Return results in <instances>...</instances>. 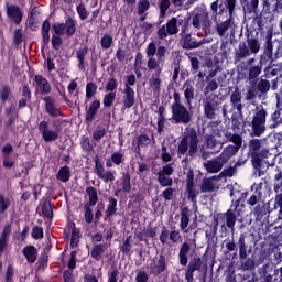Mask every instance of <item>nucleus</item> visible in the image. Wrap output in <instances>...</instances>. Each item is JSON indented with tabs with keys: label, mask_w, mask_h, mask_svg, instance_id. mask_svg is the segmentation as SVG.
<instances>
[{
	"label": "nucleus",
	"mask_w": 282,
	"mask_h": 282,
	"mask_svg": "<svg viewBox=\"0 0 282 282\" xmlns=\"http://www.w3.org/2000/svg\"><path fill=\"white\" fill-rule=\"evenodd\" d=\"M274 24L267 25V33L264 36V43L262 45V53L257 58L250 57L247 61V80L249 83H257L259 76L262 78H274L279 76V69L274 68Z\"/></svg>",
	"instance_id": "nucleus-1"
},
{
	"label": "nucleus",
	"mask_w": 282,
	"mask_h": 282,
	"mask_svg": "<svg viewBox=\"0 0 282 282\" xmlns=\"http://www.w3.org/2000/svg\"><path fill=\"white\" fill-rule=\"evenodd\" d=\"M248 147L253 169L258 171L259 177L265 175V171L270 169L268 158H271L272 153L265 148L261 149L263 147V140L261 139H251Z\"/></svg>",
	"instance_id": "nucleus-2"
},
{
	"label": "nucleus",
	"mask_w": 282,
	"mask_h": 282,
	"mask_svg": "<svg viewBox=\"0 0 282 282\" xmlns=\"http://www.w3.org/2000/svg\"><path fill=\"white\" fill-rule=\"evenodd\" d=\"M252 194L247 199V206L251 209V215L256 221H262L270 215V205L263 200V184L253 183L251 186Z\"/></svg>",
	"instance_id": "nucleus-3"
},
{
	"label": "nucleus",
	"mask_w": 282,
	"mask_h": 282,
	"mask_svg": "<svg viewBox=\"0 0 282 282\" xmlns=\"http://www.w3.org/2000/svg\"><path fill=\"white\" fill-rule=\"evenodd\" d=\"M176 153L178 158L186 155L182 162H188L189 158H195L199 153V137L197 135V130L191 128L177 143Z\"/></svg>",
	"instance_id": "nucleus-4"
},
{
	"label": "nucleus",
	"mask_w": 282,
	"mask_h": 282,
	"mask_svg": "<svg viewBox=\"0 0 282 282\" xmlns=\"http://www.w3.org/2000/svg\"><path fill=\"white\" fill-rule=\"evenodd\" d=\"M258 52H261V41L258 37L247 35L246 42H240L238 45V51H236L234 61L235 63H241L246 58H250Z\"/></svg>",
	"instance_id": "nucleus-5"
},
{
	"label": "nucleus",
	"mask_w": 282,
	"mask_h": 282,
	"mask_svg": "<svg viewBox=\"0 0 282 282\" xmlns=\"http://www.w3.org/2000/svg\"><path fill=\"white\" fill-rule=\"evenodd\" d=\"M248 234L242 232L237 242H235V239H231L226 242L225 248H227L228 252H235V254L238 252L240 261H243V259H248V254L252 252V246L248 243Z\"/></svg>",
	"instance_id": "nucleus-6"
},
{
	"label": "nucleus",
	"mask_w": 282,
	"mask_h": 282,
	"mask_svg": "<svg viewBox=\"0 0 282 282\" xmlns=\"http://www.w3.org/2000/svg\"><path fill=\"white\" fill-rule=\"evenodd\" d=\"M268 120V110L263 107L256 108V112L252 116L251 122H249V127L251 128L250 135L252 138H261L268 128L265 127V122Z\"/></svg>",
	"instance_id": "nucleus-7"
},
{
	"label": "nucleus",
	"mask_w": 282,
	"mask_h": 282,
	"mask_svg": "<svg viewBox=\"0 0 282 282\" xmlns=\"http://www.w3.org/2000/svg\"><path fill=\"white\" fill-rule=\"evenodd\" d=\"M63 121L61 120H55L53 121L52 126L54 130L50 129V121L42 120L37 129L44 140V142H56L58 139V135L61 133Z\"/></svg>",
	"instance_id": "nucleus-8"
},
{
	"label": "nucleus",
	"mask_w": 282,
	"mask_h": 282,
	"mask_svg": "<svg viewBox=\"0 0 282 282\" xmlns=\"http://www.w3.org/2000/svg\"><path fill=\"white\" fill-rule=\"evenodd\" d=\"M221 219H225L227 228L235 230L238 217H241V199L231 202L229 209L220 214Z\"/></svg>",
	"instance_id": "nucleus-9"
},
{
	"label": "nucleus",
	"mask_w": 282,
	"mask_h": 282,
	"mask_svg": "<svg viewBox=\"0 0 282 282\" xmlns=\"http://www.w3.org/2000/svg\"><path fill=\"white\" fill-rule=\"evenodd\" d=\"M242 100H243V96L241 95V90H239V88H236L235 91H232L230 95L231 109L228 110V107H230V105L228 104H224L223 106L224 118H226L228 113H232V111H237L238 115L243 116L245 105Z\"/></svg>",
	"instance_id": "nucleus-10"
},
{
	"label": "nucleus",
	"mask_w": 282,
	"mask_h": 282,
	"mask_svg": "<svg viewBox=\"0 0 282 282\" xmlns=\"http://www.w3.org/2000/svg\"><path fill=\"white\" fill-rule=\"evenodd\" d=\"M171 113L174 124H191L193 122V111L184 105L171 108Z\"/></svg>",
	"instance_id": "nucleus-11"
},
{
	"label": "nucleus",
	"mask_w": 282,
	"mask_h": 282,
	"mask_svg": "<svg viewBox=\"0 0 282 282\" xmlns=\"http://www.w3.org/2000/svg\"><path fill=\"white\" fill-rule=\"evenodd\" d=\"M237 6V0H216L210 4L213 14L212 19H217L219 14H224L226 10H228L229 15L232 17V12H235V8Z\"/></svg>",
	"instance_id": "nucleus-12"
},
{
	"label": "nucleus",
	"mask_w": 282,
	"mask_h": 282,
	"mask_svg": "<svg viewBox=\"0 0 282 282\" xmlns=\"http://www.w3.org/2000/svg\"><path fill=\"white\" fill-rule=\"evenodd\" d=\"M197 248V242L195 239H188L184 240L180 248H178V261L180 264L183 265V268H186L188 265V254H191V251L195 252Z\"/></svg>",
	"instance_id": "nucleus-13"
},
{
	"label": "nucleus",
	"mask_w": 282,
	"mask_h": 282,
	"mask_svg": "<svg viewBox=\"0 0 282 282\" xmlns=\"http://www.w3.org/2000/svg\"><path fill=\"white\" fill-rule=\"evenodd\" d=\"M94 162H95L96 175L99 180H102L105 184H109V182L110 183L116 182V174H113V172L109 170L108 171L105 170V163L102 162V159H100V156L95 155Z\"/></svg>",
	"instance_id": "nucleus-14"
},
{
	"label": "nucleus",
	"mask_w": 282,
	"mask_h": 282,
	"mask_svg": "<svg viewBox=\"0 0 282 282\" xmlns=\"http://www.w3.org/2000/svg\"><path fill=\"white\" fill-rule=\"evenodd\" d=\"M229 142H232V144L227 145L223 152L228 155L229 158H234V155H237L239 153V149L243 147V137L239 133H229L227 135Z\"/></svg>",
	"instance_id": "nucleus-15"
},
{
	"label": "nucleus",
	"mask_w": 282,
	"mask_h": 282,
	"mask_svg": "<svg viewBox=\"0 0 282 282\" xmlns=\"http://www.w3.org/2000/svg\"><path fill=\"white\" fill-rule=\"evenodd\" d=\"M230 162V156L221 152L219 156L207 161L204 166L207 173H219L224 169V164Z\"/></svg>",
	"instance_id": "nucleus-16"
},
{
	"label": "nucleus",
	"mask_w": 282,
	"mask_h": 282,
	"mask_svg": "<svg viewBox=\"0 0 282 282\" xmlns=\"http://www.w3.org/2000/svg\"><path fill=\"white\" fill-rule=\"evenodd\" d=\"M33 85H35V94H40V96H50L52 94V84L41 74L34 76Z\"/></svg>",
	"instance_id": "nucleus-17"
},
{
	"label": "nucleus",
	"mask_w": 282,
	"mask_h": 282,
	"mask_svg": "<svg viewBox=\"0 0 282 282\" xmlns=\"http://www.w3.org/2000/svg\"><path fill=\"white\" fill-rule=\"evenodd\" d=\"M203 261L200 257H194L189 260L188 264H186L185 269V281L193 282L195 281V272H199L202 270Z\"/></svg>",
	"instance_id": "nucleus-18"
},
{
	"label": "nucleus",
	"mask_w": 282,
	"mask_h": 282,
	"mask_svg": "<svg viewBox=\"0 0 282 282\" xmlns=\"http://www.w3.org/2000/svg\"><path fill=\"white\" fill-rule=\"evenodd\" d=\"M204 116L207 120H215L219 111V101L215 98H207L203 101Z\"/></svg>",
	"instance_id": "nucleus-19"
},
{
	"label": "nucleus",
	"mask_w": 282,
	"mask_h": 282,
	"mask_svg": "<svg viewBox=\"0 0 282 282\" xmlns=\"http://www.w3.org/2000/svg\"><path fill=\"white\" fill-rule=\"evenodd\" d=\"M186 192L187 199L189 202L197 200V191L195 189V172L193 169H189L186 174Z\"/></svg>",
	"instance_id": "nucleus-20"
},
{
	"label": "nucleus",
	"mask_w": 282,
	"mask_h": 282,
	"mask_svg": "<svg viewBox=\"0 0 282 282\" xmlns=\"http://www.w3.org/2000/svg\"><path fill=\"white\" fill-rule=\"evenodd\" d=\"M44 102V109L48 116L52 118H57L58 116H63V110L56 107V99L52 96H45L42 98Z\"/></svg>",
	"instance_id": "nucleus-21"
},
{
	"label": "nucleus",
	"mask_w": 282,
	"mask_h": 282,
	"mask_svg": "<svg viewBox=\"0 0 282 282\" xmlns=\"http://www.w3.org/2000/svg\"><path fill=\"white\" fill-rule=\"evenodd\" d=\"M7 17L10 19L11 23H15V25H20L21 21H23V11L17 4H7Z\"/></svg>",
	"instance_id": "nucleus-22"
},
{
	"label": "nucleus",
	"mask_w": 282,
	"mask_h": 282,
	"mask_svg": "<svg viewBox=\"0 0 282 282\" xmlns=\"http://www.w3.org/2000/svg\"><path fill=\"white\" fill-rule=\"evenodd\" d=\"M99 109H100V99H95L89 104V106H86L85 122H94V119L98 115Z\"/></svg>",
	"instance_id": "nucleus-23"
},
{
	"label": "nucleus",
	"mask_w": 282,
	"mask_h": 282,
	"mask_svg": "<svg viewBox=\"0 0 282 282\" xmlns=\"http://www.w3.org/2000/svg\"><path fill=\"white\" fill-rule=\"evenodd\" d=\"M149 238L158 239V227H148L137 234V239L144 243H149Z\"/></svg>",
	"instance_id": "nucleus-24"
},
{
	"label": "nucleus",
	"mask_w": 282,
	"mask_h": 282,
	"mask_svg": "<svg viewBox=\"0 0 282 282\" xmlns=\"http://www.w3.org/2000/svg\"><path fill=\"white\" fill-rule=\"evenodd\" d=\"M166 256L161 253L156 260H154V267H152V274L160 276L166 272Z\"/></svg>",
	"instance_id": "nucleus-25"
},
{
	"label": "nucleus",
	"mask_w": 282,
	"mask_h": 282,
	"mask_svg": "<svg viewBox=\"0 0 282 282\" xmlns=\"http://www.w3.org/2000/svg\"><path fill=\"white\" fill-rule=\"evenodd\" d=\"M202 19L204 20V26L210 28V17L208 15V12H202L193 15L192 25L195 30H202Z\"/></svg>",
	"instance_id": "nucleus-26"
},
{
	"label": "nucleus",
	"mask_w": 282,
	"mask_h": 282,
	"mask_svg": "<svg viewBox=\"0 0 282 282\" xmlns=\"http://www.w3.org/2000/svg\"><path fill=\"white\" fill-rule=\"evenodd\" d=\"M2 165L4 169H12L14 166V161L12 160V156L10 155L13 151L14 148L12 147V144L7 143L3 148H2Z\"/></svg>",
	"instance_id": "nucleus-27"
},
{
	"label": "nucleus",
	"mask_w": 282,
	"mask_h": 282,
	"mask_svg": "<svg viewBox=\"0 0 282 282\" xmlns=\"http://www.w3.org/2000/svg\"><path fill=\"white\" fill-rule=\"evenodd\" d=\"M253 84L256 91H258L259 94V98H263V96H265L268 94V91H270V80L263 78V77H258V80L256 83H251Z\"/></svg>",
	"instance_id": "nucleus-28"
},
{
	"label": "nucleus",
	"mask_w": 282,
	"mask_h": 282,
	"mask_svg": "<svg viewBox=\"0 0 282 282\" xmlns=\"http://www.w3.org/2000/svg\"><path fill=\"white\" fill-rule=\"evenodd\" d=\"M123 107L124 109H131L135 105V90H133L131 87L126 86L123 89Z\"/></svg>",
	"instance_id": "nucleus-29"
},
{
	"label": "nucleus",
	"mask_w": 282,
	"mask_h": 282,
	"mask_svg": "<svg viewBox=\"0 0 282 282\" xmlns=\"http://www.w3.org/2000/svg\"><path fill=\"white\" fill-rule=\"evenodd\" d=\"M181 37L183 50H197V47L202 45V42L197 41L195 37H192L191 33H185L181 35Z\"/></svg>",
	"instance_id": "nucleus-30"
},
{
	"label": "nucleus",
	"mask_w": 282,
	"mask_h": 282,
	"mask_svg": "<svg viewBox=\"0 0 282 282\" xmlns=\"http://www.w3.org/2000/svg\"><path fill=\"white\" fill-rule=\"evenodd\" d=\"M28 263H36L39 259V249L34 245H26L22 250Z\"/></svg>",
	"instance_id": "nucleus-31"
},
{
	"label": "nucleus",
	"mask_w": 282,
	"mask_h": 282,
	"mask_svg": "<svg viewBox=\"0 0 282 282\" xmlns=\"http://www.w3.org/2000/svg\"><path fill=\"white\" fill-rule=\"evenodd\" d=\"M122 189H117L115 192V197H118L120 193H131V174L129 172H123L121 176Z\"/></svg>",
	"instance_id": "nucleus-32"
},
{
	"label": "nucleus",
	"mask_w": 282,
	"mask_h": 282,
	"mask_svg": "<svg viewBox=\"0 0 282 282\" xmlns=\"http://www.w3.org/2000/svg\"><path fill=\"white\" fill-rule=\"evenodd\" d=\"M177 28H181L180 36L188 34V23H191V15L178 14L175 17Z\"/></svg>",
	"instance_id": "nucleus-33"
},
{
	"label": "nucleus",
	"mask_w": 282,
	"mask_h": 282,
	"mask_svg": "<svg viewBox=\"0 0 282 282\" xmlns=\"http://www.w3.org/2000/svg\"><path fill=\"white\" fill-rule=\"evenodd\" d=\"M116 213H118V199H116L115 197H109L104 221H109V218L116 215Z\"/></svg>",
	"instance_id": "nucleus-34"
},
{
	"label": "nucleus",
	"mask_w": 282,
	"mask_h": 282,
	"mask_svg": "<svg viewBox=\"0 0 282 282\" xmlns=\"http://www.w3.org/2000/svg\"><path fill=\"white\" fill-rule=\"evenodd\" d=\"M188 224H191V209L183 207L181 210L180 228L182 232H188Z\"/></svg>",
	"instance_id": "nucleus-35"
},
{
	"label": "nucleus",
	"mask_w": 282,
	"mask_h": 282,
	"mask_svg": "<svg viewBox=\"0 0 282 282\" xmlns=\"http://www.w3.org/2000/svg\"><path fill=\"white\" fill-rule=\"evenodd\" d=\"M275 173L273 175V191L275 195H280L282 193V170L281 167H275Z\"/></svg>",
	"instance_id": "nucleus-36"
},
{
	"label": "nucleus",
	"mask_w": 282,
	"mask_h": 282,
	"mask_svg": "<svg viewBox=\"0 0 282 282\" xmlns=\"http://www.w3.org/2000/svg\"><path fill=\"white\" fill-rule=\"evenodd\" d=\"M77 21L74 20V18L72 17H67L64 25H65V34L67 36V39H72V36H74L76 34V25H77Z\"/></svg>",
	"instance_id": "nucleus-37"
},
{
	"label": "nucleus",
	"mask_w": 282,
	"mask_h": 282,
	"mask_svg": "<svg viewBox=\"0 0 282 282\" xmlns=\"http://www.w3.org/2000/svg\"><path fill=\"white\" fill-rule=\"evenodd\" d=\"M107 245L106 243H96L94 245V247L91 248L90 251V257H93V259L95 261H100L102 259V254H105V251L107 250Z\"/></svg>",
	"instance_id": "nucleus-38"
},
{
	"label": "nucleus",
	"mask_w": 282,
	"mask_h": 282,
	"mask_svg": "<svg viewBox=\"0 0 282 282\" xmlns=\"http://www.w3.org/2000/svg\"><path fill=\"white\" fill-rule=\"evenodd\" d=\"M56 180L58 182H63V184H67L69 180H72V170L69 169L68 165L62 166L57 174H56Z\"/></svg>",
	"instance_id": "nucleus-39"
},
{
	"label": "nucleus",
	"mask_w": 282,
	"mask_h": 282,
	"mask_svg": "<svg viewBox=\"0 0 282 282\" xmlns=\"http://www.w3.org/2000/svg\"><path fill=\"white\" fill-rule=\"evenodd\" d=\"M205 147L206 149H209V153H219V150H217V147H219V143H217V139H215V135L213 134H205Z\"/></svg>",
	"instance_id": "nucleus-40"
},
{
	"label": "nucleus",
	"mask_w": 282,
	"mask_h": 282,
	"mask_svg": "<svg viewBox=\"0 0 282 282\" xmlns=\"http://www.w3.org/2000/svg\"><path fill=\"white\" fill-rule=\"evenodd\" d=\"M185 90H184V98H185V105H187V107H192L193 106V100H195V87H193V85L191 84H185L184 85Z\"/></svg>",
	"instance_id": "nucleus-41"
},
{
	"label": "nucleus",
	"mask_w": 282,
	"mask_h": 282,
	"mask_svg": "<svg viewBox=\"0 0 282 282\" xmlns=\"http://www.w3.org/2000/svg\"><path fill=\"white\" fill-rule=\"evenodd\" d=\"M89 53V46L85 45L76 51V58L78 61V68L85 69V58Z\"/></svg>",
	"instance_id": "nucleus-42"
},
{
	"label": "nucleus",
	"mask_w": 282,
	"mask_h": 282,
	"mask_svg": "<svg viewBox=\"0 0 282 282\" xmlns=\"http://www.w3.org/2000/svg\"><path fill=\"white\" fill-rule=\"evenodd\" d=\"M86 194L89 199V202L86 203V206H96L98 204V189L94 186H88L86 188Z\"/></svg>",
	"instance_id": "nucleus-43"
},
{
	"label": "nucleus",
	"mask_w": 282,
	"mask_h": 282,
	"mask_svg": "<svg viewBox=\"0 0 282 282\" xmlns=\"http://www.w3.org/2000/svg\"><path fill=\"white\" fill-rule=\"evenodd\" d=\"M165 28L167 29L170 36H175V34H178L180 28L177 26V18L172 17L170 20H167Z\"/></svg>",
	"instance_id": "nucleus-44"
},
{
	"label": "nucleus",
	"mask_w": 282,
	"mask_h": 282,
	"mask_svg": "<svg viewBox=\"0 0 282 282\" xmlns=\"http://www.w3.org/2000/svg\"><path fill=\"white\" fill-rule=\"evenodd\" d=\"M96 94H98V85L94 82H88L86 84V102H89Z\"/></svg>",
	"instance_id": "nucleus-45"
},
{
	"label": "nucleus",
	"mask_w": 282,
	"mask_h": 282,
	"mask_svg": "<svg viewBox=\"0 0 282 282\" xmlns=\"http://www.w3.org/2000/svg\"><path fill=\"white\" fill-rule=\"evenodd\" d=\"M272 124L270 129H276L279 124H282V108L276 107L273 113H271Z\"/></svg>",
	"instance_id": "nucleus-46"
},
{
	"label": "nucleus",
	"mask_w": 282,
	"mask_h": 282,
	"mask_svg": "<svg viewBox=\"0 0 282 282\" xmlns=\"http://www.w3.org/2000/svg\"><path fill=\"white\" fill-rule=\"evenodd\" d=\"M42 214L44 217H47V219L54 218V209L52 208V200L45 199L42 203Z\"/></svg>",
	"instance_id": "nucleus-47"
},
{
	"label": "nucleus",
	"mask_w": 282,
	"mask_h": 282,
	"mask_svg": "<svg viewBox=\"0 0 282 282\" xmlns=\"http://www.w3.org/2000/svg\"><path fill=\"white\" fill-rule=\"evenodd\" d=\"M10 98H12V89L8 85H3L0 89V100L2 105L6 102H10Z\"/></svg>",
	"instance_id": "nucleus-48"
},
{
	"label": "nucleus",
	"mask_w": 282,
	"mask_h": 282,
	"mask_svg": "<svg viewBox=\"0 0 282 282\" xmlns=\"http://www.w3.org/2000/svg\"><path fill=\"white\" fill-rule=\"evenodd\" d=\"M100 46L104 51L111 50V47H113V35H111L110 33L104 34L100 40Z\"/></svg>",
	"instance_id": "nucleus-49"
},
{
	"label": "nucleus",
	"mask_w": 282,
	"mask_h": 282,
	"mask_svg": "<svg viewBox=\"0 0 282 282\" xmlns=\"http://www.w3.org/2000/svg\"><path fill=\"white\" fill-rule=\"evenodd\" d=\"M105 135H107V128L97 126V128L93 131V141L100 142Z\"/></svg>",
	"instance_id": "nucleus-50"
},
{
	"label": "nucleus",
	"mask_w": 282,
	"mask_h": 282,
	"mask_svg": "<svg viewBox=\"0 0 282 282\" xmlns=\"http://www.w3.org/2000/svg\"><path fill=\"white\" fill-rule=\"evenodd\" d=\"M80 239V229L76 228V225H74V228L72 230L70 235V248H78V243Z\"/></svg>",
	"instance_id": "nucleus-51"
},
{
	"label": "nucleus",
	"mask_w": 282,
	"mask_h": 282,
	"mask_svg": "<svg viewBox=\"0 0 282 282\" xmlns=\"http://www.w3.org/2000/svg\"><path fill=\"white\" fill-rule=\"evenodd\" d=\"M76 12L80 21H85L89 17V11H87V7L83 1H80V3L76 6Z\"/></svg>",
	"instance_id": "nucleus-52"
},
{
	"label": "nucleus",
	"mask_w": 282,
	"mask_h": 282,
	"mask_svg": "<svg viewBox=\"0 0 282 282\" xmlns=\"http://www.w3.org/2000/svg\"><path fill=\"white\" fill-rule=\"evenodd\" d=\"M158 182L163 188H170V186H173V178L164 174H158Z\"/></svg>",
	"instance_id": "nucleus-53"
},
{
	"label": "nucleus",
	"mask_w": 282,
	"mask_h": 282,
	"mask_svg": "<svg viewBox=\"0 0 282 282\" xmlns=\"http://www.w3.org/2000/svg\"><path fill=\"white\" fill-rule=\"evenodd\" d=\"M120 250L123 254H131L133 245L131 243V236H127L123 243L120 246Z\"/></svg>",
	"instance_id": "nucleus-54"
},
{
	"label": "nucleus",
	"mask_w": 282,
	"mask_h": 282,
	"mask_svg": "<svg viewBox=\"0 0 282 282\" xmlns=\"http://www.w3.org/2000/svg\"><path fill=\"white\" fill-rule=\"evenodd\" d=\"M80 147L86 153H91L94 151V144H91L89 137H86V135L82 137Z\"/></svg>",
	"instance_id": "nucleus-55"
},
{
	"label": "nucleus",
	"mask_w": 282,
	"mask_h": 282,
	"mask_svg": "<svg viewBox=\"0 0 282 282\" xmlns=\"http://www.w3.org/2000/svg\"><path fill=\"white\" fill-rule=\"evenodd\" d=\"M116 102V93H108L104 96L102 105L105 109H109Z\"/></svg>",
	"instance_id": "nucleus-56"
},
{
	"label": "nucleus",
	"mask_w": 282,
	"mask_h": 282,
	"mask_svg": "<svg viewBox=\"0 0 282 282\" xmlns=\"http://www.w3.org/2000/svg\"><path fill=\"white\" fill-rule=\"evenodd\" d=\"M160 74H162V69L159 68V72H156L152 78L150 79V87L152 89H160V85H162V79H160Z\"/></svg>",
	"instance_id": "nucleus-57"
},
{
	"label": "nucleus",
	"mask_w": 282,
	"mask_h": 282,
	"mask_svg": "<svg viewBox=\"0 0 282 282\" xmlns=\"http://www.w3.org/2000/svg\"><path fill=\"white\" fill-rule=\"evenodd\" d=\"M200 191L202 193H213V191H215V184H213V180L204 178Z\"/></svg>",
	"instance_id": "nucleus-58"
},
{
	"label": "nucleus",
	"mask_w": 282,
	"mask_h": 282,
	"mask_svg": "<svg viewBox=\"0 0 282 282\" xmlns=\"http://www.w3.org/2000/svg\"><path fill=\"white\" fill-rule=\"evenodd\" d=\"M93 205H84V218L86 224H94V210Z\"/></svg>",
	"instance_id": "nucleus-59"
},
{
	"label": "nucleus",
	"mask_w": 282,
	"mask_h": 282,
	"mask_svg": "<svg viewBox=\"0 0 282 282\" xmlns=\"http://www.w3.org/2000/svg\"><path fill=\"white\" fill-rule=\"evenodd\" d=\"M150 8H151V2L149 0H140L137 6L138 14L142 15L147 13V11L150 10Z\"/></svg>",
	"instance_id": "nucleus-60"
},
{
	"label": "nucleus",
	"mask_w": 282,
	"mask_h": 282,
	"mask_svg": "<svg viewBox=\"0 0 282 282\" xmlns=\"http://www.w3.org/2000/svg\"><path fill=\"white\" fill-rule=\"evenodd\" d=\"M112 164L115 166H120V164L124 163V153L122 152H113L110 156Z\"/></svg>",
	"instance_id": "nucleus-61"
},
{
	"label": "nucleus",
	"mask_w": 282,
	"mask_h": 282,
	"mask_svg": "<svg viewBox=\"0 0 282 282\" xmlns=\"http://www.w3.org/2000/svg\"><path fill=\"white\" fill-rule=\"evenodd\" d=\"M31 237L32 239H35V241H39V239H43L45 237L43 227L34 226L31 231Z\"/></svg>",
	"instance_id": "nucleus-62"
},
{
	"label": "nucleus",
	"mask_w": 282,
	"mask_h": 282,
	"mask_svg": "<svg viewBox=\"0 0 282 282\" xmlns=\"http://www.w3.org/2000/svg\"><path fill=\"white\" fill-rule=\"evenodd\" d=\"M118 276H120V271L116 267H111L108 271L107 282H118Z\"/></svg>",
	"instance_id": "nucleus-63"
},
{
	"label": "nucleus",
	"mask_w": 282,
	"mask_h": 282,
	"mask_svg": "<svg viewBox=\"0 0 282 282\" xmlns=\"http://www.w3.org/2000/svg\"><path fill=\"white\" fill-rule=\"evenodd\" d=\"M274 208H280L278 213V218L282 219V193L275 194Z\"/></svg>",
	"instance_id": "nucleus-64"
}]
</instances>
